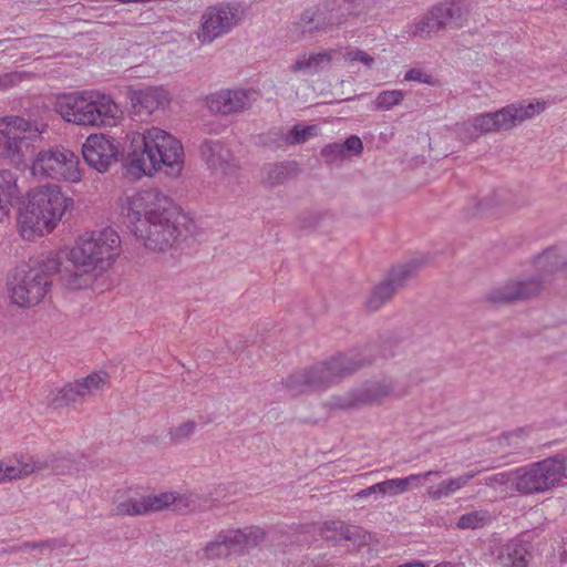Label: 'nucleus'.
<instances>
[{
	"label": "nucleus",
	"mask_w": 567,
	"mask_h": 567,
	"mask_svg": "<svg viewBox=\"0 0 567 567\" xmlns=\"http://www.w3.org/2000/svg\"><path fill=\"white\" fill-rule=\"evenodd\" d=\"M126 228L153 251L171 248L184 236V227L172 200L157 189H144L127 196L121 205Z\"/></svg>",
	"instance_id": "obj_1"
},
{
	"label": "nucleus",
	"mask_w": 567,
	"mask_h": 567,
	"mask_svg": "<svg viewBox=\"0 0 567 567\" xmlns=\"http://www.w3.org/2000/svg\"><path fill=\"white\" fill-rule=\"evenodd\" d=\"M124 161L127 172L135 176L156 171L175 176L183 168L184 148L172 134L153 126L132 134Z\"/></svg>",
	"instance_id": "obj_2"
},
{
	"label": "nucleus",
	"mask_w": 567,
	"mask_h": 567,
	"mask_svg": "<svg viewBox=\"0 0 567 567\" xmlns=\"http://www.w3.org/2000/svg\"><path fill=\"white\" fill-rule=\"evenodd\" d=\"M121 239L107 227L82 236L69 255V264L62 270L63 285L72 290L86 289L94 281L95 268L105 270L118 256Z\"/></svg>",
	"instance_id": "obj_3"
},
{
	"label": "nucleus",
	"mask_w": 567,
	"mask_h": 567,
	"mask_svg": "<svg viewBox=\"0 0 567 567\" xmlns=\"http://www.w3.org/2000/svg\"><path fill=\"white\" fill-rule=\"evenodd\" d=\"M377 353H379L377 346L369 343L348 353H339L302 371L293 372L281 383L292 396L323 391L341 379L372 364Z\"/></svg>",
	"instance_id": "obj_4"
},
{
	"label": "nucleus",
	"mask_w": 567,
	"mask_h": 567,
	"mask_svg": "<svg viewBox=\"0 0 567 567\" xmlns=\"http://www.w3.org/2000/svg\"><path fill=\"white\" fill-rule=\"evenodd\" d=\"M61 259L50 255L21 264L7 274V291L12 303L31 308L40 303L52 285V277L61 270Z\"/></svg>",
	"instance_id": "obj_5"
},
{
	"label": "nucleus",
	"mask_w": 567,
	"mask_h": 567,
	"mask_svg": "<svg viewBox=\"0 0 567 567\" xmlns=\"http://www.w3.org/2000/svg\"><path fill=\"white\" fill-rule=\"evenodd\" d=\"M72 204L73 200L58 186H44L29 192L28 202L18 215L21 236L33 240L51 233Z\"/></svg>",
	"instance_id": "obj_6"
},
{
	"label": "nucleus",
	"mask_w": 567,
	"mask_h": 567,
	"mask_svg": "<svg viewBox=\"0 0 567 567\" xmlns=\"http://www.w3.org/2000/svg\"><path fill=\"white\" fill-rule=\"evenodd\" d=\"M54 110L69 123L80 126H111L122 111L114 100L96 91H73L55 97Z\"/></svg>",
	"instance_id": "obj_7"
},
{
	"label": "nucleus",
	"mask_w": 567,
	"mask_h": 567,
	"mask_svg": "<svg viewBox=\"0 0 567 567\" xmlns=\"http://www.w3.org/2000/svg\"><path fill=\"white\" fill-rule=\"evenodd\" d=\"M45 128L47 124L30 115L0 117V157L22 159L32 152Z\"/></svg>",
	"instance_id": "obj_8"
},
{
	"label": "nucleus",
	"mask_w": 567,
	"mask_h": 567,
	"mask_svg": "<svg viewBox=\"0 0 567 567\" xmlns=\"http://www.w3.org/2000/svg\"><path fill=\"white\" fill-rule=\"evenodd\" d=\"M566 461L564 455L557 454L518 468L515 489L525 495L551 489L566 476Z\"/></svg>",
	"instance_id": "obj_9"
},
{
	"label": "nucleus",
	"mask_w": 567,
	"mask_h": 567,
	"mask_svg": "<svg viewBox=\"0 0 567 567\" xmlns=\"http://www.w3.org/2000/svg\"><path fill=\"white\" fill-rule=\"evenodd\" d=\"M466 21V10L460 1L451 0L434 4L420 19L408 25L413 38L430 39L449 28H460Z\"/></svg>",
	"instance_id": "obj_10"
},
{
	"label": "nucleus",
	"mask_w": 567,
	"mask_h": 567,
	"mask_svg": "<svg viewBox=\"0 0 567 567\" xmlns=\"http://www.w3.org/2000/svg\"><path fill=\"white\" fill-rule=\"evenodd\" d=\"M35 176L76 183L81 179L80 157L63 146L40 151L32 163Z\"/></svg>",
	"instance_id": "obj_11"
},
{
	"label": "nucleus",
	"mask_w": 567,
	"mask_h": 567,
	"mask_svg": "<svg viewBox=\"0 0 567 567\" xmlns=\"http://www.w3.org/2000/svg\"><path fill=\"white\" fill-rule=\"evenodd\" d=\"M545 110V102L512 103L496 112L483 113L473 118L475 130L483 133L507 131L517 124L533 118Z\"/></svg>",
	"instance_id": "obj_12"
},
{
	"label": "nucleus",
	"mask_w": 567,
	"mask_h": 567,
	"mask_svg": "<svg viewBox=\"0 0 567 567\" xmlns=\"http://www.w3.org/2000/svg\"><path fill=\"white\" fill-rule=\"evenodd\" d=\"M193 503L189 495L164 492L158 495H143L138 498L130 497L118 502L114 511L118 516H145L172 506L173 511L183 514Z\"/></svg>",
	"instance_id": "obj_13"
},
{
	"label": "nucleus",
	"mask_w": 567,
	"mask_h": 567,
	"mask_svg": "<svg viewBox=\"0 0 567 567\" xmlns=\"http://www.w3.org/2000/svg\"><path fill=\"white\" fill-rule=\"evenodd\" d=\"M244 10L239 4L224 2L208 7L202 17L198 39L203 43H212L215 39L230 32L243 19Z\"/></svg>",
	"instance_id": "obj_14"
},
{
	"label": "nucleus",
	"mask_w": 567,
	"mask_h": 567,
	"mask_svg": "<svg viewBox=\"0 0 567 567\" xmlns=\"http://www.w3.org/2000/svg\"><path fill=\"white\" fill-rule=\"evenodd\" d=\"M107 379L109 374L106 372H93L81 380L69 382L60 389L52 390L47 396V402L54 409L81 403L87 395L102 389Z\"/></svg>",
	"instance_id": "obj_15"
},
{
	"label": "nucleus",
	"mask_w": 567,
	"mask_h": 567,
	"mask_svg": "<svg viewBox=\"0 0 567 567\" xmlns=\"http://www.w3.org/2000/svg\"><path fill=\"white\" fill-rule=\"evenodd\" d=\"M258 99L252 89H223L206 97V105L212 113L233 115L249 110Z\"/></svg>",
	"instance_id": "obj_16"
},
{
	"label": "nucleus",
	"mask_w": 567,
	"mask_h": 567,
	"mask_svg": "<svg viewBox=\"0 0 567 567\" xmlns=\"http://www.w3.org/2000/svg\"><path fill=\"white\" fill-rule=\"evenodd\" d=\"M82 155L89 166L104 173L117 163L121 155L120 143L111 136L91 134L82 146Z\"/></svg>",
	"instance_id": "obj_17"
},
{
	"label": "nucleus",
	"mask_w": 567,
	"mask_h": 567,
	"mask_svg": "<svg viewBox=\"0 0 567 567\" xmlns=\"http://www.w3.org/2000/svg\"><path fill=\"white\" fill-rule=\"evenodd\" d=\"M331 27L326 7L318 3L305 9L298 19L288 25L287 37L293 42L312 40Z\"/></svg>",
	"instance_id": "obj_18"
},
{
	"label": "nucleus",
	"mask_w": 567,
	"mask_h": 567,
	"mask_svg": "<svg viewBox=\"0 0 567 567\" xmlns=\"http://www.w3.org/2000/svg\"><path fill=\"white\" fill-rule=\"evenodd\" d=\"M416 270L417 265L414 261L393 267L388 277L372 289L367 300L368 308L373 311L379 310L399 289L406 285Z\"/></svg>",
	"instance_id": "obj_19"
},
{
	"label": "nucleus",
	"mask_w": 567,
	"mask_h": 567,
	"mask_svg": "<svg viewBox=\"0 0 567 567\" xmlns=\"http://www.w3.org/2000/svg\"><path fill=\"white\" fill-rule=\"evenodd\" d=\"M393 393L390 381H367L342 396L336 398V405L348 410L381 403Z\"/></svg>",
	"instance_id": "obj_20"
},
{
	"label": "nucleus",
	"mask_w": 567,
	"mask_h": 567,
	"mask_svg": "<svg viewBox=\"0 0 567 567\" xmlns=\"http://www.w3.org/2000/svg\"><path fill=\"white\" fill-rule=\"evenodd\" d=\"M545 276L532 277L525 280L508 281L503 287L493 289L486 297L492 303H511L537 296L543 289Z\"/></svg>",
	"instance_id": "obj_21"
},
{
	"label": "nucleus",
	"mask_w": 567,
	"mask_h": 567,
	"mask_svg": "<svg viewBox=\"0 0 567 567\" xmlns=\"http://www.w3.org/2000/svg\"><path fill=\"white\" fill-rule=\"evenodd\" d=\"M229 554H244L265 540L266 533L258 526L221 530Z\"/></svg>",
	"instance_id": "obj_22"
},
{
	"label": "nucleus",
	"mask_w": 567,
	"mask_h": 567,
	"mask_svg": "<svg viewBox=\"0 0 567 567\" xmlns=\"http://www.w3.org/2000/svg\"><path fill=\"white\" fill-rule=\"evenodd\" d=\"M200 154L209 168L224 175L235 174L237 165L230 151L221 142L205 140L200 146Z\"/></svg>",
	"instance_id": "obj_23"
},
{
	"label": "nucleus",
	"mask_w": 567,
	"mask_h": 567,
	"mask_svg": "<svg viewBox=\"0 0 567 567\" xmlns=\"http://www.w3.org/2000/svg\"><path fill=\"white\" fill-rule=\"evenodd\" d=\"M318 125H302L295 124L288 133H282L280 128H272L264 135V144L276 143L278 145H299L306 143L308 140L319 134Z\"/></svg>",
	"instance_id": "obj_24"
},
{
	"label": "nucleus",
	"mask_w": 567,
	"mask_h": 567,
	"mask_svg": "<svg viewBox=\"0 0 567 567\" xmlns=\"http://www.w3.org/2000/svg\"><path fill=\"white\" fill-rule=\"evenodd\" d=\"M169 102L168 92L161 86H148L134 91L131 94V103L135 113L144 112L150 115L154 111L164 107Z\"/></svg>",
	"instance_id": "obj_25"
},
{
	"label": "nucleus",
	"mask_w": 567,
	"mask_h": 567,
	"mask_svg": "<svg viewBox=\"0 0 567 567\" xmlns=\"http://www.w3.org/2000/svg\"><path fill=\"white\" fill-rule=\"evenodd\" d=\"M299 174V165L295 161L269 163L261 168V181L268 187L282 185Z\"/></svg>",
	"instance_id": "obj_26"
},
{
	"label": "nucleus",
	"mask_w": 567,
	"mask_h": 567,
	"mask_svg": "<svg viewBox=\"0 0 567 567\" xmlns=\"http://www.w3.org/2000/svg\"><path fill=\"white\" fill-rule=\"evenodd\" d=\"M320 3L326 7L332 27L343 23L350 16H358L365 9L364 0H327Z\"/></svg>",
	"instance_id": "obj_27"
},
{
	"label": "nucleus",
	"mask_w": 567,
	"mask_h": 567,
	"mask_svg": "<svg viewBox=\"0 0 567 567\" xmlns=\"http://www.w3.org/2000/svg\"><path fill=\"white\" fill-rule=\"evenodd\" d=\"M20 199L17 179L12 172L0 171V221L6 220Z\"/></svg>",
	"instance_id": "obj_28"
},
{
	"label": "nucleus",
	"mask_w": 567,
	"mask_h": 567,
	"mask_svg": "<svg viewBox=\"0 0 567 567\" xmlns=\"http://www.w3.org/2000/svg\"><path fill=\"white\" fill-rule=\"evenodd\" d=\"M334 50H324L312 54H302L290 66L292 72H303L308 75H315L326 70L333 60Z\"/></svg>",
	"instance_id": "obj_29"
},
{
	"label": "nucleus",
	"mask_w": 567,
	"mask_h": 567,
	"mask_svg": "<svg viewBox=\"0 0 567 567\" xmlns=\"http://www.w3.org/2000/svg\"><path fill=\"white\" fill-rule=\"evenodd\" d=\"M477 474V471H470L456 477L443 480L441 483L430 486L426 491L427 495L433 501L447 498L466 486Z\"/></svg>",
	"instance_id": "obj_30"
},
{
	"label": "nucleus",
	"mask_w": 567,
	"mask_h": 567,
	"mask_svg": "<svg viewBox=\"0 0 567 567\" xmlns=\"http://www.w3.org/2000/svg\"><path fill=\"white\" fill-rule=\"evenodd\" d=\"M529 555L526 544L512 540L502 547L498 558L504 567H527Z\"/></svg>",
	"instance_id": "obj_31"
},
{
	"label": "nucleus",
	"mask_w": 567,
	"mask_h": 567,
	"mask_svg": "<svg viewBox=\"0 0 567 567\" xmlns=\"http://www.w3.org/2000/svg\"><path fill=\"white\" fill-rule=\"evenodd\" d=\"M360 528L347 525L342 520H327L323 523L321 535L327 540L338 544L341 540L355 542L360 537Z\"/></svg>",
	"instance_id": "obj_32"
},
{
	"label": "nucleus",
	"mask_w": 567,
	"mask_h": 567,
	"mask_svg": "<svg viewBox=\"0 0 567 567\" xmlns=\"http://www.w3.org/2000/svg\"><path fill=\"white\" fill-rule=\"evenodd\" d=\"M535 265L543 274H554L566 266V261L555 247H550L536 257Z\"/></svg>",
	"instance_id": "obj_33"
},
{
	"label": "nucleus",
	"mask_w": 567,
	"mask_h": 567,
	"mask_svg": "<svg viewBox=\"0 0 567 567\" xmlns=\"http://www.w3.org/2000/svg\"><path fill=\"white\" fill-rule=\"evenodd\" d=\"M489 520V512L486 509H478L461 515L456 523V527L460 529H476L485 526Z\"/></svg>",
	"instance_id": "obj_34"
},
{
	"label": "nucleus",
	"mask_w": 567,
	"mask_h": 567,
	"mask_svg": "<svg viewBox=\"0 0 567 567\" xmlns=\"http://www.w3.org/2000/svg\"><path fill=\"white\" fill-rule=\"evenodd\" d=\"M44 467L45 465L39 462H34L31 456L23 455L20 458H16V461L12 464L6 463V468H13L16 470L14 472L19 474V476H17V480L25 477L32 474L33 472L40 471Z\"/></svg>",
	"instance_id": "obj_35"
},
{
	"label": "nucleus",
	"mask_w": 567,
	"mask_h": 567,
	"mask_svg": "<svg viewBox=\"0 0 567 567\" xmlns=\"http://www.w3.org/2000/svg\"><path fill=\"white\" fill-rule=\"evenodd\" d=\"M529 431L525 427L516 429L512 432L503 433L499 437L501 444L513 447L515 452L520 453L526 447V437Z\"/></svg>",
	"instance_id": "obj_36"
},
{
	"label": "nucleus",
	"mask_w": 567,
	"mask_h": 567,
	"mask_svg": "<svg viewBox=\"0 0 567 567\" xmlns=\"http://www.w3.org/2000/svg\"><path fill=\"white\" fill-rule=\"evenodd\" d=\"M404 99V92L401 90H386L377 95L375 109L391 110L393 106L399 105Z\"/></svg>",
	"instance_id": "obj_37"
},
{
	"label": "nucleus",
	"mask_w": 567,
	"mask_h": 567,
	"mask_svg": "<svg viewBox=\"0 0 567 567\" xmlns=\"http://www.w3.org/2000/svg\"><path fill=\"white\" fill-rule=\"evenodd\" d=\"M223 538V534L221 532H219L216 535L215 539L207 543V545L204 548V554L206 558L216 559L229 555L228 549L226 547V542H221Z\"/></svg>",
	"instance_id": "obj_38"
},
{
	"label": "nucleus",
	"mask_w": 567,
	"mask_h": 567,
	"mask_svg": "<svg viewBox=\"0 0 567 567\" xmlns=\"http://www.w3.org/2000/svg\"><path fill=\"white\" fill-rule=\"evenodd\" d=\"M196 423L187 421L169 430L171 441L174 444H182L186 442L195 432Z\"/></svg>",
	"instance_id": "obj_39"
},
{
	"label": "nucleus",
	"mask_w": 567,
	"mask_h": 567,
	"mask_svg": "<svg viewBox=\"0 0 567 567\" xmlns=\"http://www.w3.org/2000/svg\"><path fill=\"white\" fill-rule=\"evenodd\" d=\"M321 156L327 164L341 163L346 157L341 143L333 142L327 144L321 150Z\"/></svg>",
	"instance_id": "obj_40"
},
{
	"label": "nucleus",
	"mask_w": 567,
	"mask_h": 567,
	"mask_svg": "<svg viewBox=\"0 0 567 567\" xmlns=\"http://www.w3.org/2000/svg\"><path fill=\"white\" fill-rule=\"evenodd\" d=\"M406 480L391 478L381 482L382 495L395 496L406 492Z\"/></svg>",
	"instance_id": "obj_41"
},
{
	"label": "nucleus",
	"mask_w": 567,
	"mask_h": 567,
	"mask_svg": "<svg viewBox=\"0 0 567 567\" xmlns=\"http://www.w3.org/2000/svg\"><path fill=\"white\" fill-rule=\"evenodd\" d=\"M344 59L349 62H360L368 68H371L374 63L373 56L368 54L365 51L360 49H349L346 54Z\"/></svg>",
	"instance_id": "obj_42"
},
{
	"label": "nucleus",
	"mask_w": 567,
	"mask_h": 567,
	"mask_svg": "<svg viewBox=\"0 0 567 567\" xmlns=\"http://www.w3.org/2000/svg\"><path fill=\"white\" fill-rule=\"evenodd\" d=\"M346 157L351 155H359L363 151V143L361 138L357 135H350L346 138L343 143H341Z\"/></svg>",
	"instance_id": "obj_43"
},
{
	"label": "nucleus",
	"mask_w": 567,
	"mask_h": 567,
	"mask_svg": "<svg viewBox=\"0 0 567 567\" xmlns=\"http://www.w3.org/2000/svg\"><path fill=\"white\" fill-rule=\"evenodd\" d=\"M404 80L405 81H413V82L425 83V84H430V85L434 84V79H433L432 75L426 74V73L422 72V70L415 69V68L410 69L405 73Z\"/></svg>",
	"instance_id": "obj_44"
},
{
	"label": "nucleus",
	"mask_w": 567,
	"mask_h": 567,
	"mask_svg": "<svg viewBox=\"0 0 567 567\" xmlns=\"http://www.w3.org/2000/svg\"><path fill=\"white\" fill-rule=\"evenodd\" d=\"M65 544L60 539H49V540H42V542H27L23 544L24 548L35 549V548H60L63 547Z\"/></svg>",
	"instance_id": "obj_45"
},
{
	"label": "nucleus",
	"mask_w": 567,
	"mask_h": 567,
	"mask_svg": "<svg viewBox=\"0 0 567 567\" xmlns=\"http://www.w3.org/2000/svg\"><path fill=\"white\" fill-rule=\"evenodd\" d=\"M432 475L440 476L441 472L440 471H427V472L421 473V474H412L406 477H400V480L408 481V483H406V491H408L411 484L420 485L423 481L429 480Z\"/></svg>",
	"instance_id": "obj_46"
},
{
	"label": "nucleus",
	"mask_w": 567,
	"mask_h": 567,
	"mask_svg": "<svg viewBox=\"0 0 567 567\" xmlns=\"http://www.w3.org/2000/svg\"><path fill=\"white\" fill-rule=\"evenodd\" d=\"M21 81V75L18 72H11L0 75V91H4L14 86Z\"/></svg>",
	"instance_id": "obj_47"
},
{
	"label": "nucleus",
	"mask_w": 567,
	"mask_h": 567,
	"mask_svg": "<svg viewBox=\"0 0 567 567\" xmlns=\"http://www.w3.org/2000/svg\"><path fill=\"white\" fill-rule=\"evenodd\" d=\"M320 216L313 213L302 214L299 219V227L302 229H311L315 228L319 224Z\"/></svg>",
	"instance_id": "obj_48"
},
{
	"label": "nucleus",
	"mask_w": 567,
	"mask_h": 567,
	"mask_svg": "<svg viewBox=\"0 0 567 567\" xmlns=\"http://www.w3.org/2000/svg\"><path fill=\"white\" fill-rule=\"evenodd\" d=\"M14 471L16 470L13 468H6V462L0 461V483L17 480V476H19V474H17V472Z\"/></svg>",
	"instance_id": "obj_49"
},
{
	"label": "nucleus",
	"mask_w": 567,
	"mask_h": 567,
	"mask_svg": "<svg viewBox=\"0 0 567 567\" xmlns=\"http://www.w3.org/2000/svg\"><path fill=\"white\" fill-rule=\"evenodd\" d=\"M368 492L371 493V495L375 493L382 494L381 482L369 486Z\"/></svg>",
	"instance_id": "obj_50"
},
{
	"label": "nucleus",
	"mask_w": 567,
	"mask_h": 567,
	"mask_svg": "<svg viewBox=\"0 0 567 567\" xmlns=\"http://www.w3.org/2000/svg\"><path fill=\"white\" fill-rule=\"evenodd\" d=\"M399 567H427V565L423 561L415 560L412 563L402 564Z\"/></svg>",
	"instance_id": "obj_51"
},
{
	"label": "nucleus",
	"mask_w": 567,
	"mask_h": 567,
	"mask_svg": "<svg viewBox=\"0 0 567 567\" xmlns=\"http://www.w3.org/2000/svg\"><path fill=\"white\" fill-rule=\"evenodd\" d=\"M370 495H371V493L368 492V487L364 488V489H361L360 492H358L355 494V496L359 497V498H364V497H368Z\"/></svg>",
	"instance_id": "obj_52"
},
{
	"label": "nucleus",
	"mask_w": 567,
	"mask_h": 567,
	"mask_svg": "<svg viewBox=\"0 0 567 567\" xmlns=\"http://www.w3.org/2000/svg\"><path fill=\"white\" fill-rule=\"evenodd\" d=\"M434 567H457V565L451 561H442L436 564Z\"/></svg>",
	"instance_id": "obj_53"
}]
</instances>
